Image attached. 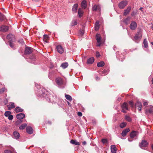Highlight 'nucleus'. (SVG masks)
Here are the masks:
<instances>
[{
    "instance_id": "f257e3e1",
    "label": "nucleus",
    "mask_w": 153,
    "mask_h": 153,
    "mask_svg": "<svg viewBox=\"0 0 153 153\" xmlns=\"http://www.w3.org/2000/svg\"><path fill=\"white\" fill-rule=\"evenodd\" d=\"M146 113V114L153 113V106H149L145 108Z\"/></svg>"
},
{
    "instance_id": "f03ea898",
    "label": "nucleus",
    "mask_w": 153,
    "mask_h": 153,
    "mask_svg": "<svg viewBox=\"0 0 153 153\" xmlns=\"http://www.w3.org/2000/svg\"><path fill=\"white\" fill-rule=\"evenodd\" d=\"M127 1H123L120 2L119 4V7L120 9H123L127 4Z\"/></svg>"
},
{
    "instance_id": "7ed1b4c3",
    "label": "nucleus",
    "mask_w": 153,
    "mask_h": 153,
    "mask_svg": "<svg viewBox=\"0 0 153 153\" xmlns=\"http://www.w3.org/2000/svg\"><path fill=\"white\" fill-rule=\"evenodd\" d=\"M122 111L123 113H126V110H128V104L126 102H124L122 105Z\"/></svg>"
},
{
    "instance_id": "20e7f679",
    "label": "nucleus",
    "mask_w": 153,
    "mask_h": 153,
    "mask_svg": "<svg viewBox=\"0 0 153 153\" xmlns=\"http://www.w3.org/2000/svg\"><path fill=\"white\" fill-rule=\"evenodd\" d=\"M137 24L136 23L133 21L131 22L130 25V28L132 30H135L137 27Z\"/></svg>"
},
{
    "instance_id": "39448f33",
    "label": "nucleus",
    "mask_w": 153,
    "mask_h": 153,
    "mask_svg": "<svg viewBox=\"0 0 153 153\" xmlns=\"http://www.w3.org/2000/svg\"><path fill=\"white\" fill-rule=\"evenodd\" d=\"M56 82L59 86H60L63 84V80L60 77L56 78Z\"/></svg>"
},
{
    "instance_id": "423d86ee",
    "label": "nucleus",
    "mask_w": 153,
    "mask_h": 153,
    "mask_svg": "<svg viewBox=\"0 0 153 153\" xmlns=\"http://www.w3.org/2000/svg\"><path fill=\"white\" fill-rule=\"evenodd\" d=\"M32 51V48L27 47L26 48L25 53L26 54H29L31 53Z\"/></svg>"
},
{
    "instance_id": "0eeeda50",
    "label": "nucleus",
    "mask_w": 153,
    "mask_h": 153,
    "mask_svg": "<svg viewBox=\"0 0 153 153\" xmlns=\"http://www.w3.org/2000/svg\"><path fill=\"white\" fill-rule=\"evenodd\" d=\"M142 35V32L140 31L136 33L134 36V38L136 40L139 39H140L141 38Z\"/></svg>"
},
{
    "instance_id": "6e6552de",
    "label": "nucleus",
    "mask_w": 153,
    "mask_h": 153,
    "mask_svg": "<svg viewBox=\"0 0 153 153\" xmlns=\"http://www.w3.org/2000/svg\"><path fill=\"white\" fill-rule=\"evenodd\" d=\"M96 40L98 44L97 46H100L101 45V36L100 34H97L96 35Z\"/></svg>"
},
{
    "instance_id": "1a4fd4ad",
    "label": "nucleus",
    "mask_w": 153,
    "mask_h": 153,
    "mask_svg": "<svg viewBox=\"0 0 153 153\" xmlns=\"http://www.w3.org/2000/svg\"><path fill=\"white\" fill-rule=\"evenodd\" d=\"M56 49L58 53H62L64 52V50L62 47L60 45L57 46Z\"/></svg>"
},
{
    "instance_id": "9d476101",
    "label": "nucleus",
    "mask_w": 153,
    "mask_h": 153,
    "mask_svg": "<svg viewBox=\"0 0 153 153\" xmlns=\"http://www.w3.org/2000/svg\"><path fill=\"white\" fill-rule=\"evenodd\" d=\"M135 107L137 108L139 111L141 110L142 104L140 102L137 101L135 104Z\"/></svg>"
},
{
    "instance_id": "9b49d317",
    "label": "nucleus",
    "mask_w": 153,
    "mask_h": 153,
    "mask_svg": "<svg viewBox=\"0 0 153 153\" xmlns=\"http://www.w3.org/2000/svg\"><path fill=\"white\" fill-rule=\"evenodd\" d=\"M26 131L29 134H32L33 131L32 128L30 126H28L26 128Z\"/></svg>"
},
{
    "instance_id": "f8f14e48",
    "label": "nucleus",
    "mask_w": 153,
    "mask_h": 153,
    "mask_svg": "<svg viewBox=\"0 0 153 153\" xmlns=\"http://www.w3.org/2000/svg\"><path fill=\"white\" fill-rule=\"evenodd\" d=\"M8 27L7 26L2 25L0 27V31L2 32H5L8 31Z\"/></svg>"
},
{
    "instance_id": "ddd939ff",
    "label": "nucleus",
    "mask_w": 153,
    "mask_h": 153,
    "mask_svg": "<svg viewBox=\"0 0 153 153\" xmlns=\"http://www.w3.org/2000/svg\"><path fill=\"white\" fill-rule=\"evenodd\" d=\"M148 143L145 140H142L141 142L140 143L139 146L140 147H146L147 146Z\"/></svg>"
},
{
    "instance_id": "4468645a",
    "label": "nucleus",
    "mask_w": 153,
    "mask_h": 153,
    "mask_svg": "<svg viewBox=\"0 0 153 153\" xmlns=\"http://www.w3.org/2000/svg\"><path fill=\"white\" fill-rule=\"evenodd\" d=\"M138 134L137 131H133L130 134V137L131 138H133L136 136Z\"/></svg>"
},
{
    "instance_id": "2eb2a0df",
    "label": "nucleus",
    "mask_w": 153,
    "mask_h": 153,
    "mask_svg": "<svg viewBox=\"0 0 153 153\" xmlns=\"http://www.w3.org/2000/svg\"><path fill=\"white\" fill-rule=\"evenodd\" d=\"M13 135L14 138L16 139H19L20 137L19 134L16 131L14 132Z\"/></svg>"
},
{
    "instance_id": "dca6fc26",
    "label": "nucleus",
    "mask_w": 153,
    "mask_h": 153,
    "mask_svg": "<svg viewBox=\"0 0 153 153\" xmlns=\"http://www.w3.org/2000/svg\"><path fill=\"white\" fill-rule=\"evenodd\" d=\"M16 118L19 120L23 119L25 117V115L23 113L18 114L16 116Z\"/></svg>"
},
{
    "instance_id": "f3484780",
    "label": "nucleus",
    "mask_w": 153,
    "mask_h": 153,
    "mask_svg": "<svg viewBox=\"0 0 153 153\" xmlns=\"http://www.w3.org/2000/svg\"><path fill=\"white\" fill-rule=\"evenodd\" d=\"M131 9V7L130 6L128 7L127 8L124 10V12L123 13L124 16L127 15L130 12Z\"/></svg>"
},
{
    "instance_id": "a211bd4d",
    "label": "nucleus",
    "mask_w": 153,
    "mask_h": 153,
    "mask_svg": "<svg viewBox=\"0 0 153 153\" xmlns=\"http://www.w3.org/2000/svg\"><path fill=\"white\" fill-rule=\"evenodd\" d=\"M92 10L93 11H100V8L99 6L94 5L93 7Z\"/></svg>"
},
{
    "instance_id": "6ab92c4d",
    "label": "nucleus",
    "mask_w": 153,
    "mask_h": 153,
    "mask_svg": "<svg viewBox=\"0 0 153 153\" xmlns=\"http://www.w3.org/2000/svg\"><path fill=\"white\" fill-rule=\"evenodd\" d=\"M129 131V129L128 128H126L123 130L121 133L123 137H125L127 133Z\"/></svg>"
},
{
    "instance_id": "aec40b11",
    "label": "nucleus",
    "mask_w": 153,
    "mask_h": 153,
    "mask_svg": "<svg viewBox=\"0 0 153 153\" xmlns=\"http://www.w3.org/2000/svg\"><path fill=\"white\" fill-rule=\"evenodd\" d=\"M111 150L112 153H115L116 151V148L115 146L112 145L111 146Z\"/></svg>"
},
{
    "instance_id": "412c9836",
    "label": "nucleus",
    "mask_w": 153,
    "mask_h": 153,
    "mask_svg": "<svg viewBox=\"0 0 153 153\" xmlns=\"http://www.w3.org/2000/svg\"><path fill=\"white\" fill-rule=\"evenodd\" d=\"M94 59L93 57H91L89 58L87 60V64H92L94 61Z\"/></svg>"
},
{
    "instance_id": "4be33fe9",
    "label": "nucleus",
    "mask_w": 153,
    "mask_h": 153,
    "mask_svg": "<svg viewBox=\"0 0 153 153\" xmlns=\"http://www.w3.org/2000/svg\"><path fill=\"white\" fill-rule=\"evenodd\" d=\"M78 7V4H75L73 6L72 8V11L74 13H76Z\"/></svg>"
},
{
    "instance_id": "5701e85b",
    "label": "nucleus",
    "mask_w": 153,
    "mask_h": 153,
    "mask_svg": "<svg viewBox=\"0 0 153 153\" xmlns=\"http://www.w3.org/2000/svg\"><path fill=\"white\" fill-rule=\"evenodd\" d=\"M8 109L10 110L11 109L14 108L15 107L14 104L13 102H10V104L7 105Z\"/></svg>"
},
{
    "instance_id": "b1692460",
    "label": "nucleus",
    "mask_w": 153,
    "mask_h": 153,
    "mask_svg": "<svg viewBox=\"0 0 153 153\" xmlns=\"http://www.w3.org/2000/svg\"><path fill=\"white\" fill-rule=\"evenodd\" d=\"M15 111L16 113H18L22 112L23 111V109L19 107H17L15 108Z\"/></svg>"
},
{
    "instance_id": "393cba45",
    "label": "nucleus",
    "mask_w": 153,
    "mask_h": 153,
    "mask_svg": "<svg viewBox=\"0 0 153 153\" xmlns=\"http://www.w3.org/2000/svg\"><path fill=\"white\" fill-rule=\"evenodd\" d=\"M70 143L79 146L80 145V143L74 140H71L70 141Z\"/></svg>"
},
{
    "instance_id": "a878e982",
    "label": "nucleus",
    "mask_w": 153,
    "mask_h": 153,
    "mask_svg": "<svg viewBox=\"0 0 153 153\" xmlns=\"http://www.w3.org/2000/svg\"><path fill=\"white\" fill-rule=\"evenodd\" d=\"M81 6L83 8L85 9L87 6L86 1L85 0H83L81 3Z\"/></svg>"
},
{
    "instance_id": "bb28decb",
    "label": "nucleus",
    "mask_w": 153,
    "mask_h": 153,
    "mask_svg": "<svg viewBox=\"0 0 153 153\" xmlns=\"http://www.w3.org/2000/svg\"><path fill=\"white\" fill-rule=\"evenodd\" d=\"M83 11L81 8H79L78 11V13L79 16L81 17L83 15Z\"/></svg>"
},
{
    "instance_id": "cd10ccee",
    "label": "nucleus",
    "mask_w": 153,
    "mask_h": 153,
    "mask_svg": "<svg viewBox=\"0 0 153 153\" xmlns=\"http://www.w3.org/2000/svg\"><path fill=\"white\" fill-rule=\"evenodd\" d=\"M130 19L131 18L129 17H128L124 19L123 22L126 25H128L129 23Z\"/></svg>"
},
{
    "instance_id": "c85d7f7f",
    "label": "nucleus",
    "mask_w": 153,
    "mask_h": 153,
    "mask_svg": "<svg viewBox=\"0 0 153 153\" xmlns=\"http://www.w3.org/2000/svg\"><path fill=\"white\" fill-rule=\"evenodd\" d=\"M13 38H14V36L11 34H8L7 37V38L8 40H10L11 41L13 39Z\"/></svg>"
},
{
    "instance_id": "c756f323",
    "label": "nucleus",
    "mask_w": 153,
    "mask_h": 153,
    "mask_svg": "<svg viewBox=\"0 0 153 153\" xmlns=\"http://www.w3.org/2000/svg\"><path fill=\"white\" fill-rule=\"evenodd\" d=\"M99 22L97 21L96 22L95 24V30L97 31L99 29Z\"/></svg>"
},
{
    "instance_id": "7c9ffc66",
    "label": "nucleus",
    "mask_w": 153,
    "mask_h": 153,
    "mask_svg": "<svg viewBox=\"0 0 153 153\" xmlns=\"http://www.w3.org/2000/svg\"><path fill=\"white\" fill-rule=\"evenodd\" d=\"M68 63L67 62H65L62 63L61 66L63 68L65 69L68 66Z\"/></svg>"
},
{
    "instance_id": "2f4dec72",
    "label": "nucleus",
    "mask_w": 153,
    "mask_h": 153,
    "mask_svg": "<svg viewBox=\"0 0 153 153\" xmlns=\"http://www.w3.org/2000/svg\"><path fill=\"white\" fill-rule=\"evenodd\" d=\"M105 63L103 61H101L99 62L97 64V66L98 67H102L104 65Z\"/></svg>"
},
{
    "instance_id": "473e14b6",
    "label": "nucleus",
    "mask_w": 153,
    "mask_h": 153,
    "mask_svg": "<svg viewBox=\"0 0 153 153\" xmlns=\"http://www.w3.org/2000/svg\"><path fill=\"white\" fill-rule=\"evenodd\" d=\"M144 46L145 48H146L148 47V43L146 39H145L143 42Z\"/></svg>"
},
{
    "instance_id": "72a5a7b5",
    "label": "nucleus",
    "mask_w": 153,
    "mask_h": 153,
    "mask_svg": "<svg viewBox=\"0 0 153 153\" xmlns=\"http://www.w3.org/2000/svg\"><path fill=\"white\" fill-rule=\"evenodd\" d=\"M65 96L67 100H68L70 101H71L72 100V97L70 95H68V94H65Z\"/></svg>"
},
{
    "instance_id": "f704fd0d",
    "label": "nucleus",
    "mask_w": 153,
    "mask_h": 153,
    "mask_svg": "<svg viewBox=\"0 0 153 153\" xmlns=\"http://www.w3.org/2000/svg\"><path fill=\"white\" fill-rule=\"evenodd\" d=\"M48 38V36L47 35H44L43 36V41L46 42H47V40Z\"/></svg>"
},
{
    "instance_id": "c9c22d12",
    "label": "nucleus",
    "mask_w": 153,
    "mask_h": 153,
    "mask_svg": "<svg viewBox=\"0 0 153 153\" xmlns=\"http://www.w3.org/2000/svg\"><path fill=\"white\" fill-rule=\"evenodd\" d=\"M5 19V16L0 13V21H2Z\"/></svg>"
},
{
    "instance_id": "e433bc0d",
    "label": "nucleus",
    "mask_w": 153,
    "mask_h": 153,
    "mask_svg": "<svg viewBox=\"0 0 153 153\" xmlns=\"http://www.w3.org/2000/svg\"><path fill=\"white\" fill-rule=\"evenodd\" d=\"M11 112L10 111H6L4 113V115L6 117H8L11 114Z\"/></svg>"
},
{
    "instance_id": "4c0bfd02",
    "label": "nucleus",
    "mask_w": 153,
    "mask_h": 153,
    "mask_svg": "<svg viewBox=\"0 0 153 153\" xmlns=\"http://www.w3.org/2000/svg\"><path fill=\"white\" fill-rule=\"evenodd\" d=\"M125 119L128 121H131V118L128 116L126 115L125 116Z\"/></svg>"
},
{
    "instance_id": "58836bf2",
    "label": "nucleus",
    "mask_w": 153,
    "mask_h": 153,
    "mask_svg": "<svg viewBox=\"0 0 153 153\" xmlns=\"http://www.w3.org/2000/svg\"><path fill=\"white\" fill-rule=\"evenodd\" d=\"M102 142L104 144L108 143V140L106 139H102Z\"/></svg>"
},
{
    "instance_id": "ea45409f",
    "label": "nucleus",
    "mask_w": 153,
    "mask_h": 153,
    "mask_svg": "<svg viewBox=\"0 0 153 153\" xmlns=\"http://www.w3.org/2000/svg\"><path fill=\"white\" fill-rule=\"evenodd\" d=\"M27 125H21L19 127V128L20 129L22 130L24 129L26 127V126Z\"/></svg>"
},
{
    "instance_id": "a19ab883",
    "label": "nucleus",
    "mask_w": 153,
    "mask_h": 153,
    "mask_svg": "<svg viewBox=\"0 0 153 153\" xmlns=\"http://www.w3.org/2000/svg\"><path fill=\"white\" fill-rule=\"evenodd\" d=\"M129 105H131L132 108H133L134 107V104L132 101H130L129 102Z\"/></svg>"
},
{
    "instance_id": "79ce46f5",
    "label": "nucleus",
    "mask_w": 153,
    "mask_h": 153,
    "mask_svg": "<svg viewBox=\"0 0 153 153\" xmlns=\"http://www.w3.org/2000/svg\"><path fill=\"white\" fill-rule=\"evenodd\" d=\"M77 24V22L76 21H73L71 23V25L72 26H74L76 25Z\"/></svg>"
},
{
    "instance_id": "37998d69",
    "label": "nucleus",
    "mask_w": 153,
    "mask_h": 153,
    "mask_svg": "<svg viewBox=\"0 0 153 153\" xmlns=\"http://www.w3.org/2000/svg\"><path fill=\"white\" fill-rule=\"evenodd\" d=\"M9 45H10V47L11 48H13V47L14 46V45L13 43L11 41H9Z\"/></svg>"
},
{
    "instance_id": "c03bdc74",
    "label": "nucleus",
    "mask_w": 153,
    "mask_h": 153,
    "mask_svg": "<svg viewBox=\"0 0 153 153\" xmlns=\"http://www.w3.org/2000/svg\"><path fill=\"white\" fill-rule=\"evenodd\" d=\"M8 118L10 120H12L13 118V116L12 115H10L8 116Z\"/></svg>"
},
{
    "instance_id": "a18cd8bd",
    "label": "nucleus",
    "mask_w": 153,
    "mask_h": 153,
    "mask_svg": "<svg viewBox=\"0 0 153 153\" xmlns=\"http://www.w3.org/2000/svg\"><path fill=\"white\" fill-rule=\"evenodd\" d=\"M54 74L53 72H52L49 73L48 75V77L49 78L51 79V76L53 74Z\"/></svg>"
},
{
    "instance_id": "49530a36",
    "label": "nucleus",
    "mask_w": 153,
    "mask_h": 153,
    "mask_svg": "<svg viewBox=\"0 0 153 153\" xmlns=\"http://www.w3.org/2000/svg\"><path fill=\"white\" fill-rule=\"evenodd\" d=\"M4 153H13L10 150H7L4 152Z\"/></svg>"
},
{
    "instance_id": "de8ad7c7",
    "label": "nucleus",
    "mask_w": 153,
    "mask_h": 153,
    "mask_svg": "<svg viewBox=\"0 0 153 153\" xmlns=\"http://www.w3.org/2000/svg\"><path fill=\"white\" fill-rule=\"evenodd\" d=\"M100 56V54L99 52H97L96 54V56L97 57H99Z\"/></svg>"
},
{
    "instance_id": "09e8293b",
    "label": "nucleus",
    "mask_w": 153,
    "mask_h": 153,
    "mask_svg": "<svg viewBox=\"0 0 153 153\" xmlns=\"http://www.w3.org/2000/svg\"><path fill=\"white\" fill-rule=\"evenodd\" d=\"M78 115L79 116H81L82 115V114L80 112H78Z\"/></svg>"
},
{
    "instance_id": "8fccbe9b",
    "label": "nucleus",
    "mask_w": 153,
    "mask_h": 153,
    "mask_svg": "<svg viewBox=\"0 0 153 153\" xmlns=\"http://www.w3.org/2000/svg\"><path fill=\"white\" fill-rule=\"evenodd\" d=\"M126 125H120V127L121 128H123L126 127Z\"/></svg>"
},
{
    "instance_id": "3c124183",
    "label": "nucleus",
    "mask_w": 153,
    "mask_h": 153,
    "mask_svg": "<svg viewBox=\"0 0 153 153\" xmlns=\"http://www.w3.org/2000/svg\"><path fill=\"white\" fill-rule=\"evenodd\" d=\"M135 14L136 13H134V12H133L131 14V15L132 16H134Z\"/></svg>"
},
{
    "instance_id": "603ef678",
    "label": "nucleus",
    "mask_w": 153,
    "mask_h": 153,
    "mask_svg": "<svg viewBox=\"0 0 153 153\" xmlns=\"http://www.w3.org/2000/svg\"><path fill=\"white\" fill-rule=\"evenodd\" d=\"M147 105V103L146 102H144L143 103V105L144 106H146Z\"/></svg>"
},
{
    "instance_id": "864d4df0",
    "label": "nucleus",
    "mask_w": 153,
    "mask_h": 153,
    "mask_svg": "<svg viewBox=\"0 0 153 153\" xmlns=\"http://www.w3.org/2000/svg\"><path fill=\"white\" fill-rule=\"evenodd\" d=\"M86 144V141H84L82 142V144L83 145H85Z\"/></svg>"
},
{
    "instance_id": "5fc2aeb1",
    "label": "nucleus",
    "mask_w": 153,
    "mask_h": 153,
    "mask_svg": "<svg viewBox=\"0 0 153 153\" xmlns=\"http://www.w3.org/2000/svg\"><path fill=\"white\" fill-rule=\"evenodd\" d=\"M121 124H123H123H126V123H124V122H123Z\"/></svg>"
},
{
    "instance_id": "6e6d98bb",
    "label": "nucleus",
    "mask_w": 153,
    "mask_h": 153,
    "mask_svg": "<svg viewBox=\"0 0 153 153\" xmlns=\"http://www.w3.org/2000/svg\"><path fill=\"white\" fill-rule=\"evenodd\" d=\"M152 149L153 150V144H152Z\"/></svg>"
},
{
    "instance_id": "4d7b16f0",
    "label": "nucleus",
    "mask_w": 153,
    "mask_h": 153,
    "mask_svg": "<svg viewBox=\"0 0 153 153\" xmlns=\"http://www.w3.org/2000/svg\"><path fill=\"white\" fill-rule=\"evenodd\" d=\"M96 79L97 80V79H98V77H96Z\"/></svg>"
},
{
    "instance_id": "13d9d810",
    "label": "nucleus",
    "mask_w": 153,
    "mask_h": 153,
    "mask_svg": "<svg viewBox=\"0 0 153 153\" xmlns=\"http://www.w3.org/2000/svg\"><path fill=\"white\" fill-rule=\"evenodd\" d=\"M152 45H153V42H151Z\"/></svg>"
},
{
    "instance_id": "bf43d9fd",
    "label": "nucleus",
    "mask_w": 153,
    "mask_h": 153,
    "mask_svg": "<svg viewBox=\"0 0 153 153\" xmlns=\"http://www.w3.org/2000/svg\"><path fill=\"white\" fill-rule=\"evenodd\" d=\"M152 84H153V79H152Z\"/></svg>"
},
{
    "instance_id": "052dcab7",
    "label": "nucleus",
    "mask_w": 153,
    "mask_h": 153,
    "mask_svg": "<svg viewBox=\"0 0 153 153\" xmlns=\"http://www.w3.org/2000/svg\"><path fill=\"white\" fill-rule=\"evenodd\" d=\"M142 8L141 7V8H140V10H142Z\"/></svg>"
},
{
    "instance_id": "680f3d73",
    "label": "nucleus",
    "mask_w": 153,
    "mask_h": 153,
    "mask_svg": "<svg viewBox=\"0 0 153 153\" xmlns=\"http://www.w3.org/2000/svg\"><path fill=\"white\" fill-rule=\"evenodd\" d=\"M152 29H153V26H152Z\"/></svg>"
},
{
    "instance_id": "e2e57ef3",
    "label": "nucleus",
    "mask_w": 153,
    "mask_h": 153,
    "mask_svg": "<svg viewBox=\"0 0 153 153\" xmlns=\"http://www.w3.org/2000/svg\"><path fill=\"white\" fill-rule=\"evenodd\" d=\"M81 32H82V33H83V31H82Z\"/></svg>"
},
{
    "instance_id": "0e129e2a",
    "label": "nucleus",
    "mask_w": 153,
    "mask_h": 153,
    "mask_svg": "<svg viewBox=\"0 0 153 153\" xmlns=\"http://www.w3.org/2000/svg\"><path fill=\"white\" fill-rule=\"evenodd\" d=\"M41 153H44L43 152H42Z\"/></svg>"
},
{
    "instance_id": "69168bd1",
    "label": "nucleus",
    "mask_w": 153,
    "mask_h": 153,
    "mask_svg": "<svg viewBox=\"0 0 153 153\" xmlns=\"http://www.w3.org/2000/svg\"><path fill=\"white\" fill-rule=\"evenodd\" d=\"M68 104H69V103L68 102Z\"/></svg>"
},
{
    "instance_id": "338daca9",
    "label": "nucleus",
    "mask_w": 153,
    "mask_h": 153,
    "mask_svg": "<svg viewBox=\"0 0 153 153\" xmlns=\"http://www.w3.org/2000/svg\"><path fill=\"white\" fill-rule=\"evenodd\" d=\"M129 141H131L130 140H128Z\"/></svg>"
}]
</instances>
